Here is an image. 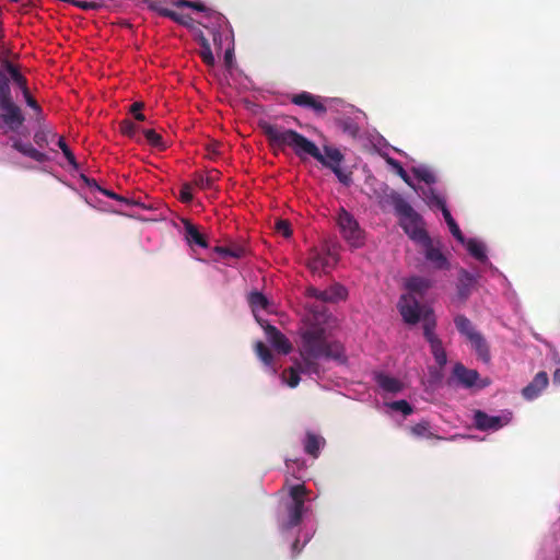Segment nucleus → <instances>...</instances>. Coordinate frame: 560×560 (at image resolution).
<instances>
[{"mask_svg": "<svg viewBox=\"0 0 560 560\" xmlns=\"http://www.w3.org/2000/svg\"><path fill=\"white\" fill-rule=\"evenodd\" d=\"M119 130L124 136L133 138L139 130V127L130 119H124L119 124Z\"/></svg>", "mask_w": 560, "mask_h": 560, "instance_id": "nucleus-37", "label": "nucleus"}, {"mask_svg": "<svg viewBox=\"0 0 560 560\" xmlns=\"http://www.w3.org/2000/svg\"><path fill=\"white\" fill-rule=\"evenodd\" d=\"M436 319L433 311L423 314V336L430 345L431 353L436 364L442 369L447 363L446 351L442 340L435 335Z\"/></svg>", "mask_w": 560, "mask_h": 560, "instance_id": "nucleus-5", "label": "nucleus"}, {"mask_svg": "<svg viewBox=\"0 0 560 560\" xmlns=\"http://www.w3.org/2000/svg\"><path fill=\"white\" fill-rule=\"evenodd\" d=\"M219 147H220V144L218 142L210 143L207 145V151L209 154L217 155V154H219V151H218Z\"/></svg>", "mask_w": 560, "mask_h": 560, "instance_id": "nucleus-53", "label": "nucleus"}, {"mask_svg": "<svg viewBox=\"0 0 560 560\" xmlns=\"http://www.w3.org/2000/svg\"><path fill=\"white\" fill-rule=\"evenodd\" d=\"M259 128L272 149L283 151L291 148L299 158L304 159L305 155H310L334 173H337L338 166L343 161V154L339 149L325 145L323 154L313 141L293 129L268 121H260Z\"/></svg>", "mask_w": 560, "mask_h": 560, "instance_id": "nucleus-1", "label": "nucleus"}, {"mask_svg": "<svg viewBox=\"0 0 560 560\" xmlns=\"http://www.w3.org/2000/svg\"><path fill=\"white\" fill-rule=\"evenodd\" d=\"M306 294L310 298H315L323 302L336 303L346 300L348 291L343 285L336 283L326 290H318L314 287H310L306 290Z\"/></svg>", "mask_w": 560, "mask_h": 560, "instance_id": "nucleus-11", "label": "nucleus"}, {"mask_svg": "<svg viewBox=\"0 0 560 560\" xmlns=\"http://www.w3.org/2000/svg\"><path fill=\"white\" fill-rule=\"evenodd\" d=\"M388 407L395 411L401 412L404 416H409L413 412L412 406L407 400H396L388 404Z\"/></svg>", "mask_w": 560, "mask_h": 560, "instance_id": "nucleus-36", "label": "nucleus"}, {"mask_svg": "<svg viewBox=\"0 0 560 560\" xmlns=\"http://www.w3.org/2000/svg\"><path fill=\"white\" fill-rule=\"evenodd\" d=\"M292 551H293L294 555H298L301 551V548L299 547V540L298 539L292 544Z\"/></svg>", "mask_w": 560, "mask_h": 560, "instance_id": "nucleus-56", "label": "nucleus"}, {"mask_svg": "<svg viewBox=\"0 0 560 560\" xmlns=\"http://www.w3.org/2000/svg\"><path fill=\"white\" fill-rule=\"evenodd\" d=\"M290 101L296 106L313 110L318 117L327 113L326 100L306 91L291 95Z\"/></svg>", "mask_w": 560, "mask_h": 560, "instance_id": "nucleus-9", "label": "nucleus"}, {"mask_svg": "<svg viewBox=\"0 0 560 560\" xmlns=\"http://www.w3.org/2000/svg\"><path fill=\"white\" fill-rule=\"evenodd\" d=\"M331 260L335 262V257L329 253L322 254L318 252H312L307 260V267L313 273H320L332 265Z\"/></svg>", "mask_w": 560, "mask_h": 560, "instance_id": "nucleus-16", "label": "nucleus"}, {"mask_svg": "<svg viewBox=\"0 0 560 560\" xmlns=\"http://www.w3.org/2000/svg\"><path fill=\"white\" fill-rule=\"evenodd\" d=\"M453 374L464 387H472L476 385L479 373L476 370L467 369L462 363H456L453 369Z\"/></svg>", "mask_w": 560, "mask_h": 560, "instance_id": "nucleus-17", "label": "nucleus"}, {"mask_svg": "<svg viewBox=\"0 0 560 560\" xmlns=\"http://www.w3.org/2000/svg\"><path fill=\"white\" fill-rule=\"evenodd\" d=\"M431 287L430 280L423 277H411L407 280L406 288L412 293L422 295Z\"/></svg>", "mask_w": 560, "mask_h": 560, "instance_id": "nucleus-23", "label": "nucleus"}, {"mask_svg": "<svg viewBox=\"0 0 560 560\" xmlns=\"http://www.w3.org/2000/svg\"><path fill=\"white\" fill-rule=\"evenodd\" d=\"M410 432L412 435H415L416 438H424V439H439L441 440L442 438L434 434L432 431H431V425H430V422L427 421V420H422L420 421L419 423L412 425L410 428Z\"/></svg>", "mask_w": 560, "mask_h": 560, "instance_id": "nucleus-24", "label": "nucleus"}, {"mask_svg": "<svg viewBox=\"0 0 560 560\" xmlns=\"http://www.w3.org/2000/svg\"><path fill=\"white\" fill-rule=\"evenodd\" d=\"M388 163L394 166V168L396 170V173L400 176V178L404 179V182L406 184L413 187L408 173L405 171V168L401 166V164L398 161H396L394 159H389Z\"/></svg>", "mask_w": 560, "mask_h": 560, "instance_id": "nucleus-40", "label": "nucleus"}, {"mask_svg": "<svg viewBox=\"0 0 560 560\" xmlns=\"http://www.w3.org/2000/svg\"><path fill=\"white\" fill-rule=\"evenodd\" d=\"M443 218L445 220V222L447 223L448 225V229L452 233V235L460 243H464L465 241V237L458 226V224L456 223V221L453 219L451 212L448 209H443Z\"/></svg>", "mask_w": 560, "mask_h": 560, "instance_id": "nucleus-30", "label": "nucleus"}, {"mask_svg": "<svg viewBox=\"0 0 560 560\" xmlns=\"http://www.w3.org/2000/svg\"><path fill=\"white\" fill-rule=\"evenodd\" d=\"M3 67L7 70V72L10 74V78L13 80L15 77H18L21 72L19 69L9 60H5L3 62Z\"/></svg>", "mask_w": 560, "mask_h": 560, "instance_id": "nucleus-47", "label": "nucleus"}, {"mask_svg": "<svg viewBox=\"0 0 560 560\" xmlns=\"http://www.w3.org/2000/svg\"><path fill=\"white\" fill-rule=\"evenodd\" d=\"M22 93H23V96L25 98L26 104L31 108H33L35 112L39 113L40 112V106L38 105L36 100L31 95L30 90L27 89V90L23 91Z\"/></svg>", "mask_w": 560, "mask_h": 560, "instance_id": "nucleus-45", "label": "nucleus"}, {"mask_svg": "<svg viewBox=\"0 0 560 560\" xmlns=\"http://www.w3.org/2000/svg\"><path fill=\"white\" fill-rule=\"evenodd\" d=\"M24 121L25 117L12 97L10 78L0 71V129L15 132Z\"/></svg>", "mask_w": 560, "mask_h": 560, "instance_id": "nucleus-4", "label": "nucleus"}, {"mask_svg": "<svg viewBox=\"0 0 560 560\" xmlns=\"http://www.w3.org/2000/svg\"><path fill=\"white\" fill-rule=\"evenodd\" d=\"M549 382L546 372H538L533 381L523 388L522 394L525 399L532 400L539 396V394L547 387Z\"/></svg>", "mask_w": 560, "mask_h": 560, "instance_id": "nucleus-14", "label": "nucleus"}, {"mask_svg": "<svg viewBox=\"0 0 560 560\" xmlns=\"http://www.w3.org/2000/svg\"><path fill=\"white\" fill-rule=\"evenodd\" d=\"M248 303L253 312L267 310L269 305L268 299L258 291L250 292L248 295Z\"/></svg>", "mask_w": 560, "mask_h": 560, "instance_id": "nucleus-28", "label": "nucleus"}, {"mask_svg": "<svg viewBox=\"0 0 560 560\" xmlns=\"http://www.w3.org/2000/svg\"><path fill=\"white\" fill-rule=\"evenodd\" d=\"M183 224L185 240L190 246L196 245L202 248H207L209 246L206 236L198 230L195 224H192L187 219L183 220Z\"/></svg>", "mask_w": 560, "mask_h": 560, "instance_id": "nucleus-15", "label": "nucleus"}, {"mask_svg": "<svg viewBox=\"0 0 560 560\" xmlns=\"http://www.w3.org/2000/svg\"><path fill=\"white\" fill-rule=\"evenodd\" d=\"M474 276L469 273L468 271L462 269L459 272V282L462 285H469L474 282Z\"/></svg>", "mask_w": 560, "mask_h": 560, "instance_id": "nucleus-46", "label": "nucleus"}, {"mask_svg": "<svg viewBox=\"0 0 560 560\" xmlns=\"http://www.w3.org/2000/svg\"><path fill=\"white\" fill-rule=\"evenodd\" d=\"M427 261L431 264L434 269L448 270L451 265L447 257L442 253L440 246L435 245L433 240L429 236L419 244Z\"/></svg>", "mask_w": 560, "mask_h": 560, "instance_id": "nucleus-10", "label": "nucleus"}, {"mask_svg": "<svg viewBox=\"0 0 560 560\" xmlns=\"http://www.w3.org/2000/svg\"><path fill=\"white\" fill-rule=\"evenodd\" d=\"M299 335L300 370L303 374L319 375L318 360L320 359L336 361L345 359L343 346L337 340H329L325 327L311 324L301 328Z\"/></svg>", "mask_w": 560, "mask_h": 560, "instance_id": "nucleus-2", "label": "nucleus"}, {"mask_svg": "<svg viewBox=\"0 0 560 560\" xmlns=\"http://www.w3.org/2000/svg\"><path fill=\"white\" fill-rule=\"evenodd\" d=\"M219 178V172L218 171H211L207 176L203 175H197L195 179L196 186H198L201 189H210L212 188L214 182Z\"/></svg>", "mask_w": 560, "mask_h": 560, "instance_id": "nucleus-31", "label": "nucleus"}, {"mask_svg": "<svg viewBox=\"0 0 560 560\" xmlns=\"http://www.w3.org/2000/svg\"><path fill=\"white\" fill-rule=\"evenodd\" d=\"M325 445V439L313 432H306L304 440V452L310 456L317 458L320 448Z\"/></svg>", "mask_w": 560, "mask_h": 560, "instance_id": "nucleus-20", "label": "nucleus"}, {"mask_svg": "<svg viewBox=\"0 0 560 560\" xmlns=\"http://www.w3.org/2000/svg\"><path fill=\"white\" fill-rule=\"evenodd\" d=\"M337 223L340 233L350 246L361 247L364 244V233L358 221L343 208L338 213Z\"/></svg>", "mask_w": 560, "mask_h": 560, "instance_id": "nucleus-6", "label": "nucleus"}, {"mask_svg": "<svg viewBox=\"0 0 560 560\" xmlns=\"http://www.w3.org/2000/svg\"><path fill=\"white\" fill-rule=\"evenodd\" d=\"M12 81L22 90V92L28 89L27 81L25 77L21 73L18 77H15Z\"/></svg>", "mask_w": 560, "mask_h": 560, "instance_id": "nucleus-50", "label": "nucleus"}, {"mask_svg": "<svg viewBox=\"0 0 560 560\" xmlns=\"http://www.w3.org/2000/svg\"><path fill=\"white\" fill-rule=\"evenodd\" d=\"M338 179L346 184L348 182V176L343 174V172L341 171V166H338V170H337V173H334Z\"/></svg>", "mask_w": 560, "mask_h": 560, "instance_id": "nucleus-54", "label": "nucleus"}, {"mask_svg": "<svg viewBox=\"0 0 560 560\" xmlns=\"http://www.w3.org/2000/svg\"><path fill=\"white\" fill-rule=\"evenodd\" d=\"M34 141L37 145H39L40 148H43L44 145H46L48 143V140H47V135L44 132V131H37L35 135H34Z\"/></svg>", "mask_w": 560, "mask_h": 560, "instance_id": "nucleus-48", "label": "nucleus"}, {"mask_svg": "<svg viewBox=\"0 0 560 560\" xmlns=\"http://www.w3.org/2000/svg\"><path fill=\"white\" fill-rule=\"evenodd\" d=\"M275 230L287 238L292 235L291 224L288 220H277Z\"/></svg>", "mask_w": 560, "mask_h": 560, "instance_id": "nucleus-39", "label": "nucleus"}, {"mask_svg": "<svg viewBox=\"0 0 560 560\" xmlns=\"http://www.w3.org/2000/svg\"><path fill=\"white\" fill-rule=\"evenodd\" d=\"M552 381L555 384L560 385V369H557L553 373Z\"/></svg>", "mask_w": 560, "mask_h": 560, "instance_id": "nucleus-55", "label": "nucleus"}, {"mask_svg": "<svg viewBox=\"0 0 560 560\" xmlns=\"http://www.w3.org/2000/svg\"><path fill=\"white\" fill-rule=\"evenodd\" d=\"M224 58H225V61H226V62H230V60L232 59V52H231L230 50H228V51L225 52Z\"/></svg>", "mask_w": 560, "mask_h": 560, "instance_id": "nucleus-59", "label": "nucleus"}, {"mask_svg": "<svg viewBox=\"0 0 560 560\" xmlns=\"http://www.w3.org/2000/svg\"><path fill=\"white\" fill-rule=\"evenodd\" d=\"M454 324L458 332L467 340L479 332L476 330L471 320L463 314H458L454 317Z\"/></svg>", "mask_w": 560, "mask_h": 560, "instance_id": "nucleus-22", "label": "nucleus"}, {"mask_svg": "<svg viewBox=\"0 0 560 560\" xmlns=\"http://www.w3.org/2000/svg\"><path fill=\"white\" fill-rule=\"evenodd\" d=\"M255 352L266 365H271L273 355L270 349L262 341L256 342Z\"/></svg>", "mask_w": 560, "mask_h": 560, "instance_id": "nucleus-33", "label": "nucleus"}, {"mask_svg": "<svg viewBox=\"0 0 560 560\" xmlns=\"http://www.w3.org/2000/svg\"><path fill=\"white\" fill-rule=\"evenodd\" d=\"M337 126L343 133L351 138H357L360 132L358 124L350 117L340 118L337 120Z\"/></svg>", "mask_w": 560, "mask_h": 560, "instance_id": "nucleus-27", "label": "nucleus"}, {"mask_svg": "<svg viewBox=\"0 0 560 560\" xmlns=\"http://www.w3.org/2000/svg\"><path fill=\"white\" fill-rule=\"evenodd\" d=\"M467 250L469 254L475 257L477 260L485 262L487 261V254H486V247L485 245L474 238L468 240L466 244Z\"/></svg>", "mask_w": 560, "mask_h": 560, "instance_id": "nucleus-26", "label": "nucleus"}, {"mask_svg": "<svg viewBox=\"0 0 560 560\" xmlns=\"http://www.w3.org/2000/svg\"><path fill=\"white\" fill-rule=\"evenodd\" d=\"M158 13L161 16L168 18V19L173 20L174 22H176L180 25H184V26H189L192 22V18L190 15L177 13L176 11L171 10L168 8H159Z\"/></svg>", "mask_w": 560, "mask_h": 560, "instance_id": "nucleus-25", "label": "nucleus"}, {"mask_svg": "<svg viewBox=\"0 0 560 560\" xmlns=\"http://www.w3.org/2000/svg\"><path fill=\"white\" fill-rule=\"evenodd\" d=\"M104 195L110 197V198H114V199H117V195L115 192H110L108 190H103Z\"/></svg>", "mask_w": 560, "mask_h": 560, "instance_id": "nucleus-58", "label": "nucleus"}, {"mask_svg": "<svg viewBox=\"0 0 560 560\" xmlns=\"http://www.w3.org/2000/svg\"><path fill=\"white\" fill-rule=\"evenodd\" d=\"M374 381L382 390L390 394L399 393L404 387L402 383L398 378L387 375L383 372H375Z\"/></svg>", "mask_w": 560, "mask_h": 560, "instance_id": "nucleus-18", "label": "nucleus"}, {"mask_svg": "<svg viewBox=\"0 0 560 560\" xmlns=\"http://www.w3.org/2000/svg\"><path fill=\"white\" fill-rule=\"evenodd\" d=\"M133 117H135V119H136V120H138V121H143V120H145V116H144L141 112H140V113H136V114H133Z\"/></svg>", "mask_w": 560, "mask_h": 560, "instance_id": "nucleus-57", "label": "nucleus"}, {"mask_svg": "<svg viewBox=\"0 0 560 560\" xmlns=\"http://www.w3.org/2000/svg\"><path fill=\"white\" fill-rule=\"evenodd\" d=\"M199 44H200L199 55H200L202 61L205 63H207L208 66H213L215 62V59L212 54L209 40L203 35H201L199 37Z\"/></svg>", "mask_w": 560, "mask_h": 560, "instance_id": "nucleus-29", "label": "nucleus"}, {"mask_svg": "<svg viewBox=\"0 0 560 560\" xmlns=\"http://www.w3.org/2000/svg\"><path fill=\"white\" fill-rule=\"evenodd\" d=\"M509 422V418L499 416H489L485 411L476 410L474 413V423L478 430H499Z\"/></svg>", "mask_w": 560, "mask_h": 560, "instance_id": "nucleus-12", "label": "nucleus"}, {"mask_svg": "<svg viewBox=\"0 0 560 560\" xmlns=\"http://www.w3.org/2000/svg\"><path fill=\"white\" fill-rule=\"evenodd\" d=\"M300 373H303L301 370H300V362H298L295 364V366H291L289 369H287L284 371V374H289V380L287 381V384L291 387V388H294L299 385L300 383Z\"/></svg>", "mask_w": 560, "mask_h": 560, "instance_id": "nucleus-35", "label": "nucleus"}, {"mask_svg": "<svg viewBox=\"0 0 560 560\" xmlns=\"http://www.w3.org/2000/svg\"><path fill=\"white\" fill-rule=\"evenodd\" d=\"M144 137L150 145L159 150H165L166 143L164 142L161 135L153 129L143 130Z\"/></svg>", "mask_w": 560, "mask_h": 560, "instance_id": "nucleus-32", "label": "nucleus"}, {"mask_svg": "<svg viewBox=\"0 0 560 560\" xmlns=\"http://www.w3.org/2000/svg\"><path fill=\"white\" fill-rule=\"evenodd\" d=\"M459 294H460L462 296H466L468 293H467V292H464V290L460 288V289H459Z\"/></svg>", "mask_w": 560, "mask_h": 560, "instance_id": "nucleus-60", "label": "nucleus"}, {"mask_svg": "<svg viewBox=\"0 0 560 560\" xmlns=\"http://www.w3.org/2000/svg\"><path fill=\"white\" fill-rule=\"evenodd\" d=\"M305 495L306 488L303 485H296L290 489L292 502L288 505L287 528H292L301 523L304 513Z\"/></svg>", "mask_w": 560, "mask_h": 560, "instance_id": "nucleus-7", "label": "nucleus"}, {"mask_svg": "<svg viewBox=\"0 0 560 560\" xmlns=\"http://www.w3.org/2000/svg\"><path fill=\"white\" fill-rule=\"evenodd\" d=\"M468 341L471 343L472 349L480 360L486 363L490 361L491 357L488 342L480 332L468 339Z\"/></svg>", "mask_w": 560, "mask_h": 560, "instance_id": "nucleus-21", "label": "nucleus"}, {"mask_svg": "<svg viewBox=\"0 0 560 560\" xmlns=\"http://www.w3.org/2000/svg\"><path fill=\"white\" fill-rule=\"evenodd\" d=\"M268 340L272 347L280 353L288 354L292 350V345L289 339L275 326L268 325L266 327Z\"/></svg>", "mask_w": 560, "mask_h": 560, "instance_id": "nucleus-13", "label": "nucleus"}, {"mask_svg": "<svg viewBox=\"0 0 560 560\" xmlns=\"http://www.w3.org/2000/svg\"><path fill=\"white\" fill-rule=\"evenodd\" d=\"M388 201L399 219V226L417 244L422 243L430 235L425 230V222L412 206L398 192L392 191Z\"/></svg>", "mask_w": 560, "mask_h": 560, "instance_id": "nucleus-3", "label": "nucleus"}, {"mask_svg": "<svg viewBox=\"0 0 560 560\" xmlns=\"http://www.w3.org/2000/svg\"><path fill=\"white\" fill-rule=\"evenodd\" d=\"M191 185L186 183L182 186L179 191V199L182 202L189 203L192 200Z\"/></svg>", "mask_w": 560, "mask_h": 560, "instance_id": "nucleus-43", "label": "nucleus"}, {"mask_svg": "<svg viewBox=\"0 0 560 560\" xmlns=\"http://www.w3.org/2000/svg\"><path fill=\"white\" fill-rule=\"evenodd\" d=\"M427 202L429 206H436L443 212V209H447L444 199L436 194L433 188H430L427 192H424Z\"/></svg>", "mask_w": 560, "mask_h": 560, "instance_id": "nucleus-34", "label": "nucleus"}, {"mask_svg": "<svg viewBox=\"0 0 560 560\" xmlns=\"http://www.w3.org/2000/svg\"><path fill=\"white\" fill-rule=\"evenodd\" d=\"M174 4L177 8H190L200 12H205L207 10L205 4L189 0H178Z\"/></svg>", "mask_w": 560, "mask_h": 560, "instance_id": "nucleus-41", "label": "nucleus"}, {"mask_svg": "<svg viewBox=\"0 0 560 560\" xmlns=\"http://www.w3.org/2000/svg\"><path fill=\"white\" fill-rule=\"evenodd\" d=\"M72 4L82 9V10H85V11H89V10H98L101 8V4L95 2V1H80V0H74L72 1Z\"/></svg>", "mask_w": 560, "mask_h": 560, "instance_id": "nucleus-44", "label": "nucleus"}, {"mask_svg": "<svg viewBox=\"0 0 560 560\" xmlns=\"http://www.w3.org/2000/svg\"><path fill=\"white\" fill-rule=\"evenodd\" d=\"M12 148L36 162L43 163L48 161L47 154L38 151L31 143H24L21 140H15Z\"/></svg>", "mask_w": 560, "mask_h": 560, "instance_id": "nucleus-19", "label": "nucleus"}, {"mask_svg": "<svg viewBox=\"0 0 560 560\" xmlns=\"http://www.w3.org/2000/svg\"><path fill=\"white\" fill-rule=\"evenodd\" d=\"M57 144L60 148V150L62 151V153H63L65 158L67 159V161L69 162V164L77 168L78 163H77L75 156L72 153V151L69 149L68 144L66 143V141L62 137L59 138Z\"/></svg>", "mask_w": 560, "mask_h": 560, "instance_id": "nucleus-38", "label": "nucleus"}, {"mask_svg": "<svg viewBox=\"0 0 560 560\" xmlns=\"http://www.w3.org/2000/svg\"><path fill=\"white\" fill-rule=\"evenodd\" d=\"M144 104L142 102H135L131 106H130V113L133 115L136 113H140L141 109L143 108Z\"/></svg>", "mask_w": 560, "mask_h": 560, "instance_id": "nucleus-52", "label": "nucleus"}, {"mask_svg": "<svg viewBox=\"0 0 560 560\" xmlns=\"http://www.w3.org/2000/svg\"><path fill=\"white\" fill-rule=\"evenodd\" d=\"M214 252L218 253L223 258L230 257V247L217 246L214 248Z\"/></svg>", "mask_w": 560, "mask_h": 560, "instance_id": "nucleus-51", "label": "nucleus"}, {"mask_svg": "<svg viewBox=\"0 0 560 560\" xmlns=\"http://www.w3.org/2000/svg\"><path fill=\"white\" fill-rule=\"evenodd\" d=\"M415 175L418 179H420L427 184L435 183L434 174L428 170H417V171H415Z\"/></svg>", "mask_w": 560, "mask_h": 560, "instance_id": "nucleus-42", "label": "nucleus"}, {"mask_svg": "<svg viewBox=\"0 0 560 560\" xmlns=\"http://www.w3.org/2000/svg\"><path fill=\"white\" fill-rule=\"evenodd\" d=\"M245 255V248L242 246L230 247V257L242 258Z\"/></svg>", "mask_w": 560, "mask_h": 560, "instance_id": "nucleus-49", "label": "nucleus"}, {"mask_svg": "<svg viewBox=\"0 0 560 560\" xmlns=\"http://www.w3.org/2000/svg\"><path fill=\"white\" fill-rule=\"evenodd\" d=\"M398 310L402 319L409 324L415 325L420 319L423 320V314L431 308H425L420 305V302L411 294L402 295L398 302Z\"/></svg>", "mask_w": 560, "mask_h": 560, "instance_id": "nucleus-8", "label": "nucleus"}]
</instances>
